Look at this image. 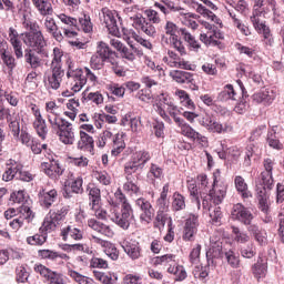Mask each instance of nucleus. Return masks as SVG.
<instances>
[{"mask_svg":"<svg viewBox=\"0 0 284 284\" xmlns=\"http://www.w3.org/2000/svg\"><path fill=\"white\" fill-rule=\"evenodd\" d=\"M123 136H125V133H116L113 135L111 131L105 130L99 135L97 145L98 148L110 145L112 148V156H119L121 152L125 150V140Z\"/></svg>","mask_w":284,"mask_h":284,"instance_id":"3","label":"nucleus"},{"mask_svg":"<svg viewBox=\"0 0 284 284\" xmlns=\"http://www.w3.org/2000/svg\"><path fill=\"white\" fill-rule=\"evenodd\" d=\"M23 168L20 163L13 162L7 165V170L2 174V180L4 181H12V179H17L19 175V171Z\"/></svg>","mask_w":284,"mask_h":284,"instance_id":"42","label":"nucleus"},{"mask_svg":"<svg viewBox=\"0 0 284 284\" xmlns=\"http://www.w3.org/2000/svg\"><path fill=\"white\" fill-rule=\"evenodd\" d=\"M47 119L51 125V128L58 126L59 123L65 121V119L59 115V106H55L53 110L47 111Z\"/></svg>","mask_w":284,"mask_h":284,"instance_id":"53","label":"nucleus"},{"mask_svg":"<svg viewBox=\"0 0 284 284\" xmlns=\"http://www.w3.org/2000/svg\"><path fill=\"white\" fill-rule=\"evenodd\" d=\"M155 111L169 125H172V119L178 128H181L185 122V120L181 118V114H183L181 108L176 106L172 99L165 94L159 97V101L155 103Z\"/></svg>","mask_w":284,"mask_h":284,"instance_id":"1","label":"nucleus"},{"mask_svg":"<svg viewBox=\"0 0 284 284\" xmlns=\"http://www.w3.org/2000/svg\"><path fill=\"white\" fill-rule=\"evenodd\" d=\"M88 192H89V206L90 207H98L101 205V189L98 186H88Z\"/></svg>","mask_w":284,"mask_h":284,"instance_id":"44","label":"nucleus"},{"mask_svg":"<svg viewBox=\"0 0 284 284\" xmlns=\"http://www.w3.org/2000/svg\"><path fill=\"white\" fill-rule=\"evenodd\" d=\"M145 18L143 16L138 14L133 18V24L136 30L140 32H143L146 34V37H156V27L154 24L161 23V16L159 14V11L154 9H146L144 11ZM154 23V24H152Z\"/></svg>","mask_w":284,"mask_h":284,"instance_id":"2","label":"nucleus"},{"mask_svg":"<svg viewBox=\"0 0 284 284\" xmlns=\"http://www.w3.org/2000/svg\"><path fill=\"white\" fill-rule=\"evenodd\" d=\"M67 187L64 190L63 196L64 199H72V194H83V178L77 176L71 182H68Z\"/></svg>","mask_w":284,"mask_h":284,"instance_id":"24","label":"nucleus"},{"mask_svg":"<svg viewBox=\"0 0 284 284\" xmlns=\"http://www.w3.org/2000/svg\"><path fill=\"white\" fill-rule=\"evenodd\" d=\"M68 276H70V278H72V281H74L78 284H92L93 281L92 278L82 275L81 273L72 270V268H68L67 271Z\"/></svg>","mask_w":284,"mask_h":284,"instance_id":"50","label":"nucleus"},{"mask_svg":"<svg viewBox=\"0 0 284 284\" xmlns=\"http://www.w3.org/2000/svg\"><path fill=\"white\" fill-rule=\"evenodd\" d=\"M33 219H34V215L32 214V210L29 206L22 205L20 207L19 216L13 217L9 222V226L11 230H16L17 232L21 230V226L23 225V223H26V221L30 223Z\"/></svg>","mask_w":284,"mask_h":284,"instance_id":"18","label":"nucleus"},{"mask_svg":"<svg viewBox=\"0 0 284 284\" xmlns=\"http://www.w3.org/2000/svg\"><path fill=\"white\" fill-rule=\"evenodd\" d=\"M194 8L199 14L207 17V19H211V21H214V23H221V19H219L214 12L207 10L203 4L196 3Z\"/></svg>","mask_w":284,"mask_h":284,"instance_id":"57","label":"nucleus"},{"mask_svg":"<svg viewBox=\"0 0 284 284\" xmlns=\"http://www.w3.org/2000/svg\"><path fill=\"white\" fill-rule=\"evenodd\" d=\"M170 192V184H164L160 196L155 201V207H158V212H168L170 210V199H168V194Z\"/></svg>","mask_w":284,"mask_h":284,"instance_id":"27","label":"nucleus"},{"mask_svg":"<svg viewBox=\"0 0 284 284\" xmlns=\"http://www.w3.org/2000/svg\"><path fill=\"white\" fill-rule=\"evenodd\" d=\"M220 101H236V91L232 84H226L219 94Z\"/></svg>","mask_w":284,"mask_h":284,"instance_id":"49","label":"nucleus"},{"mask_svg":"<svg viewBox=\"0 0 284 284\" xmlns=\"http://www.w3.org/2000/svg\"><path fill=\"white\" fill-rule=\"evenodd\" d=\"M196 232H199V215L190 214L184 224L183 240L193 241Z\"/></svg>","mask_w":284,"mask_h":284,"instance_id":"19","label":"nucleus"},{"mask_svg":"<svg viewBox=\"0 0 284 284\" xmlns=\"http://www.w3.org/2000/svg\"><path fill=\"white\" fill-rule=\"evenodd\" d=\"M68 83L73 92H81L83 85L88 83V78L83 75V69L77 68L74 62L68 61Z\"/></svg>","mask_w":284,"mask_h":284,"instance_id":"7","label":"nucleus"},{"mask_svg":"<svg viewBox=\"0 0 284 284\" xmlns=\"http://www.w3.org/2000/svg\"><path fill=\"white\" fill-rule=\"evenodd\" d=\"M135 206L140 210V221L145 225L152 223V219H154V207L152 203L148 201L145 197H139L135 201Z\"/></svg>","mask_w":284,"mask_h":284,"instance_id":"14","label":"nucleus"},{"mask_svg":"<svg viewBox=\"0 0 284 284\" xmlns=\"http://www.w3.org/2000/svg\"><path fill=\"white\" fill-rule=\"evenodd\" d=\"M39 256H41V258H48L49 261H70L68 254L52 250H41L39 251Z\"/></svg>","mask_w":284,"mask_h":284,"instance_id":"37","label":"nucleus"},{"mask_svg":"<svg viewBox=\"0 0 284 284\" xmlns=\"http://www.w3.org/2000/svg\"><path fill=\"white\" fill-rule=\"evenodd\" d=\"M237 85L242 92V99L235 105L234 112H236L237 114H245V112H247V109L250 108V103H247V90H245V85H243V82L241 80H237Z\"/></svg>","mask_w":284,"mask_h":284,"instance_id":"31","label":"nucleus"},{"mask_svg":"<svg viewBox=\"0 0 284 284\" xmlns=\"http://www.w3.org/2000/svg\"><path fill=\"white\" fill-rule=\"evenodd\" d=\"M197 122L202 128L212 134H230V132H233L234 130L232 124L216 121V116H214L212 113H202L199 116Z\"/></svg>","mask_w":284,"mask_h":284,"instance_id":"5","label":"nucleus"},{"mask_svg":"<svg viewBox=\"0 0 284 284\" xmlns=\"http://www.w3.org/2000/svg\"><path fill=\"white\" fill-rule=\"evenodd\" d=\"M172 211L173 212H181L185 210V196H183L181 193L175 192L173 193V201L171 204Z\"/></svg>","mask_w":284,"mask_h":284,"instance_id":"48","label":"nucleus"},{"mask_svg":"<svg viewBox=\"0 0 284 284\" xmlns=\"http://www.w3.org/2000/svg\"><path fill=\"white\" fill-rule=\"evenodd\" d=\"M58 225L59 224L50 215H47L39 230L40 232L45 233V235L48 236L50 232H54L57 230Z\"/></svg>","mask_w":284,"mask_h":284,"instance_id":"54","label":"nucleus"},{"mask_svg":"<svg viewBox=\"0 0 284 284\" xmlns=\"http://www.w3.org/2000/svg\"><path fill=\"white\" fill-rule=\"evenodd\" d=\"M178 32L179 34H181L184 41H186L191 50H194L195 52H199V50H201V43L196 41V38H194V36H192V33H190L187 29L182 28Z\"/></svg>","mask_w":284,"mask_h":284,"instance_id":"41","label":"nucleus"},{"mask_svg":"<svg viewBox=\"0 0 284 284\" xmlns=\"http://www.w3.org/2000/svg\"><path fill=\"white\" fill-rule=\"evenodd\" d=\"M170 77L176 83H192L194 81V74L187 71L173 70L170 72Z\"/></svg>","mask_w":284,"mask_h":284,"instance_id":"36","label":"nucleus"},{"mask_svg":"<svg viewBox=\"0 0 284 284\" xmlns=\"http://www.w3.org/2000/svg\"><path fill=\"white\" fill-rule=\"evenodd\" d=\"M124 192H128V194H139L141 192V189L136 183H134L133 176H126V182L123 185Z\"/></svg>","mask_w":284,"mask_h":284,"instance_id":"63","label":"nucleus"},{"mask_svg":"<svg viewBox=\"0 0 284 284\" xmlns=\"http://www.w3.org/2000/svg\"><path fill=\"white\" fill-rule=\"evenodd\" d=\"M22 41L30 50H34L37 54H45L48 42L41 30L29 31L22 34Z\"/></svg>","mask_w":284,"mask_h":284,"instance_id":"6","label":"nucleus"},{"mask_svg":"<svg viewBox=\"0 0 284 284\" xmlns=\"http://www.w3.org/2000/svg\"><path fill=\"white\" fill-rule=\"evenodd\" d=\"M50 70L51 72L44 74V85L47 90H59V88H61L63 77H65V72L63 71V69Z\"/></svg>","mask_w":284,"mask_h":284,"instance_id":"15","label":"nucleus"},{"mask_svg":"<svg viewBox=\"0 0 284 284\" xmlns=\"http://www.w3.org/2000/svg\"><path fill=\"white\" fill-rule=\"evenodd\" d=\"M55 134H58L59 140L64 145H74V129L72 128V123L68 122V120H63L57 126H53Z\"/></svg>","mask_w":284,"mask_h":284,"instance_id":"10","label":"nucleus"},{"mask_svg":"<svg viewBox=\"0 0 284 284\" xmlns=\"http://www.w3.org/2000/svg\"><path fill=\"white\" fill-rule=\"evenodd\" d=\"M41 170L49 176V179L58 180L63 176V172H65V169L62 168L61 163H59V160H49L48 162L41 163Z\"/></svg>","mask_w":284,"mask_h":284,"instance_id":"16","label":"nucleus"},{"mask_svg":"<svg viewBox=\"0 0 284 284\" xmlns=\"http://www.w3.org/2000/svg\"><path fill=\"white\" fill-rule=\"evenodd\" d=\"M264 171L261 172L258 178L255 180V192L261 196H265V190H272L274 187V160L266 158L263 162Z\"/></svg>","mask_w":284,"mask_h":284,"instance_id":"4","label":"nucleus"},{"mask_svg":"<svg viewBox=\"0 0 284 284\" xmlns=\"http://www.w3.org/2000/svg\"><path fill=\"white\" fill-rule=\"evenodd\" d=\"M251 22L253 24V28L257 30V32H261L266 41H268L270 45H272V31L270 30V27H266L264 22H261V19L251 18Z\"/></svg>","mask_w":284,"mask_h":284,"instance_id":"34","label":"nucleus"},{"mask_svg":"<svg viewBox=\"0 0 284 284\" xmlns=\"http://www.w3.org/2000/svg\"><path fill=\"white\" fill-rule=\"evenodd\" d=\"M48 215L59 225L68 215V209L67 206H61L57 211L51 210Z\"/></svg>","mask_w":284,"mask_h":284,"instance_id":"59","label":"nucleus"},{"mask_svg":"<svg viewBox=\"0 0 284 284\" xmlns=\"http://www.w3.org/2000/svg\"><path fill=\"white\" fill-rule=\"evenodd\" d=\"M223 256V242L211 240L210 248L206 251L207 265H216L215 258Z\"/></svg>","mask_w":284,"mask_h":284,"instance_id":"21","label":"nucleus"},{"mask_svg":"<svg viewBox=\"0 0 284 284\" xmlns=\"http://www.w3.org/2000/svg\"><path fill=\"white\" fill-rule=\"evenodd\" d=\"M246 230L251 234V236L255 239L258 245H261L262 247H265V245H267V231L261 229L258 224H252L247 226Z\"/></svg>","mask_w":284,"mask_h":284,"instance_id":"23","label":"nucleus"},{"mask_svg":"<svg viewBox=\"0 0 284 284\" xmlns=\"http://www.w3.org/2000/svg\"><path fill=\"white\" fill-rule=\"evenodd\" d=\"M233 239L236 243H250V236L246 232L241 231L237 226H232Z\"/></svg>","mask_w":284,"mask_h":284,"instance_id":"61","label":"nucleus"},{"mask_svg":"<svg viewBox=\"0 0 284 284\" xmlns=\"http://www.w3.org/2000/svg\"><path fill=\"white\" fill-rule=\"evenodd\" d=\"M24 61L30 65L32 70H37L38 68H41L43 65L42 60L39 58V54L34 52L33 49H26L24 50Z\"/></svg>","mask_w":284,"mask_h":284,"instance_id":"33","label":"nucleus"},{"mask_svg":"<svg viewBox=\"0 0 284 284\" xmlns=\"http://www.w3.org/2000/svg\"><path fill=\"white\" fill-rule=\"evenodd\" d=\"M28 278H30V273L23 265H19L16 267V281L17 283H28Z\"/></svg>","mask_w":284,"mask_h":284,"instance_id":"64","label":"nucleus"},{"mask_svg":"<svg viewBox=\"0 0 284 284\" xmlns=\"http://www.w3.org/2000/svg\"><path fill=\"white\" fill-rule=\"evenodd\" d=\"M78 150L94 154V138L84 131H80V140L78 141Z\"/></svg>","mask_w":284,"mask_h":284,"instance_id":"25","label":"nucleus"},{"mask_svg":"<svg viewBox=\"0 0 284 284\" xmlns=\"http://www.w3.org/2000/svg\"><path fill=\"white\" fill-rule=\"evenodd\" d=\"M122 247L125 254L131 257L132 261H139L141 258V244L136 241L123 242Z\"/></svg>","mask_w":284,"mask_h":284,"instance_id":"28","label":"nucleus"},{"mask_svg":"<svg viewBox=\"0 0 284 284\" xmlns=\"http://www.w3.org/2000/svg\"><path fill=\"white\" fill-rule=\"evenodd\" d=\"M148 179L152 183H154L155 179L161 181L163 179V169L156 164H151L150 170L148 172Z\"/></svg>","mask_w":284,"mask_h":284,"instance_id":"55","label":"nucleus"},{"mask_svg":"<svg viewBox=\"0 0 284 284\" xmlns=\"http://www.w3.org/2000/svg\"><path fill=\"white\" fill-rule=\"evenodd\" d=\"M181 132L183 136H186L191 141H196L197 143H201V145H207V138L205 135H202L201 133L196 132L190 124L184 122L180 125Z\"/></svg>","mask_w":284,"mask_h":284,"instance_id":"22","label":"nucleus"},{"mask_svg":"<svg viewBox=\"0 0 284 284\" xmlns=\"http://www.w3.org/2000/svg\"><path fill=\"white\" fill-rule=\"evenodd\" d=\"M8 41L13 49L16 59H23V42L21 41L19 31L14 27H10L8 30Z\"/></svg>","mask_w":284,"mask_h":284,"instance_id":"17","label":"nucleus"},{"mask_svg":"<svg viewBox=\"0 0 284 284\" xmlns=\"http://www.w3.org/2000/svg\"><path fill=\"white\" fill-rule=\"evenodd\" d=\"M0 61L1 65L8 70L9 74L14 72V69L17 68V58L12 55L10 49L3 55H0Z\"/></svg>","mask_w":284,"mask_h":284,"instance_id":"38","label":"nucleus"},{"mask_svg":"<svg viewBox=\"0 0 284 284\" xmlns=\"http://www.w3.org/2000/svg\"><path fill=\"white\" fill-rule=\"evenodd\" d=\"M100 21L105 26L110 34L113 37H119V24L116 23V13L109 8H102L100 14Z\"/></svg>","mask_w":284,"mask_h":284,"instance_id":"12","label":"nucleus"},{"mask_svg":"<svg viewBox=\"0 0 284 284\" xmlns=\"http://www.w3.org/2000/svg\"><path fill=\"white\" fill-rule=\"evenodd\" d=\"M31 110L36 119L33 128L41 139H45V136H48V124H45V120L41 115V110H39L37 105H33Z\"/></svg>","mask_w":284,"mask_h":284,"instance_id":"20","label":"nucleus"},{"mask_svg":"<svg viewBox=\"0 0 284 284\" xmlns=\"http://www.w3.org/2000/svg\"><path fill=\"white\" fill-rule=\"evenodd\" d=\"M175 263L176 255L174 254H165L153 258V265H169V267H174Z\"/></svg>","mask_w":284,"mask_h":284,"instance_id":"46","label":"nucleus"},{"mask_svg":"<svg viewBox=\"0 0 284 284\" xmlns=\"http://www.w3.org/2000/svg\"><path fill=\"white\" fill-rule=\"evenodd\" d=\"M132 159L138 162V165H142V170L145 168V163L152 159V155L145 151H138L133 154Z\"/></svg>","mask_w":284,"mask_h":284,"instance_id":"58","label":"nucleus"},{"mask_svg":"<svg viewBox=\"0 0 284 284\" xmlns=\"http://www.w3.org/2000/svg\"><path fill=\"white\" fill-rule=\"evenodd\" d=\"M165 212L166 211H158L156 212L154 227H156L158 230H163V227H165V223H166L168 227H171V225H172V219Z\"/></svg>","mask_w":284,"mask_h":284,"instance_id":"43","label":"nucleus"},{"mask_svg":"<svg viewBox=\"0 0 284 284\" xmlns=\"http://www.w3.org/2000/svg\"><path fill=\"white\" fill-rule=\"evenodd\" d=\"M266 141L270 145V148H273V150H283V143L276 138V130L272 129L267 133Z\"/></svg>","mask_w":284,"mask_h":284,"instance_id":"56","label":"nucleus"},{"mask_svg":"<svg viewBox=\"0 0 284 284\" xmlns=\"http://www.w3.org/2000/svg\"><path fill=\"white\" fill-rule=\"evenodd\" d=\"M231 216L233 221H239L247 227H250V225H254L252 224V221H254V215L252 214V211H250V209L245 207L241 203H237L233 206Z\"/></svg>","mask_w":284,"mask_h":284,"instance_id":"13","label":"nucleus"},{"mask_svg":"<svg viewBox=\"0 0 284 284\" xmlns=\"http://www.w3.org/2000/svg\"><path fill=\"white\" fill-rule=\"evenodd\" d=\"M234 183L239 194H241L243 199H250V196H252V193L247 190V183H245V179H243V176H235Z\"/></svg>","mask_w":284,"mask_h":284,"instance_id":"45","label":"nucleus"},{"mask_svg":"<svg viewBox=\"0 0 284 284\" xmlns=\"http://www.w3.org/2000/svg\"><path fill=\"white\" fill-rule=\"evenodd\" d=\"M34 8L38 10L41 17H50L53 14L54 9L50 0H31Z\"/></svg>","mask_w":284,"mask_h":284,"instance_id":"32","label":"nucleus"},{"mask_svg":"<svg viewBox=\"0 0 284 284\" xmlns=\"http://www.w3.org/2000/svg\"><path fill=\"white\" fill-rule=\"evenodd\" d=\"M95 54L100 55V58L104 59L108 63H111L112 65L115 64L114 62V51L110 49V45L108 43L100 41L97 45V52Z\"/></svg>","mask_w":284,"mask_h":284,"instance_id":"30","label":"nucleus"},{"mask_svg":"<svg viewBox=\"0 0 284 284\" xmlns=\"http://www.w3.org/2000/svg\"><path fill=\"white\" fill-rule=\"evenodd\" d=\"M62 241H68V239H72L73 241H82L83 240V229L77 227L74 225H68L61 230Z\"/></svg>","mask_w":284,"mask_h":284,"instance_id":"26","label":"nucleus"},{"mask_svg":"<svg viewBox=\"0 0 284 284\" xmlns=\"http://www.w3.org/2000/svg\"><path fill=\"white\" fill-rule=\"evenodd\" d=\"M62 59H63V50H61L59 47H55L52 53L50 70H63L61 64Z\"/></svg>","mask_w":284,"mask_h":284,"instance_id":"47","label":"nucleus"},{"mask_svg":"<svg viewBox=\"0 0 284 284\" xmlns=\"http://www.w3.org/2000/svg\"><path fill=\"white\" fill-rule=\"evenodd\" d=\"M37 274H40L42 278H44V283L48 284H67L65 280H63V274L54 272L48 268L43 264H36L33 267Z\"/></svg>","mask_w":284,"mask_h":284,"instance_id":"11","label":"nucleus"},{"mask_svg":"<svg viewBox=\"0 0 284 284\" xmlns=\"http://www.w3.org/2000/svg\"><path fill=\"white\" fill-rule=\"evenodd\" d=\"M88 225L91 227V230H94V232L102 234V236H106L108 239H112V236H114V231H112L109 225L103 224L102 222H99L94 219L89 220Z\"/></svg>","mask_w":284,"mask_h":284,"instance_id":"29","label":"nucleus"},{"mask_svg":"<svg viewBox=\"0 0 284 284\" xmlns=\"http://www.w3.org/2000/svg\"><path fill=\"white\" fill-rule=\"evenodd\" d=\"M93 240L95 243H99L100 245H106V248L104 250L106 256H109V258L111 261H118L119 260V250H116V246H114V244L112 243H108L97 236H93Z\"/></svg>","mask_w":284,"mask_h":284,"instance_id":"40","label":"nucleus"},{"mask_svg":"<svg viewBox=\"0 0 284 284\" xmlns=\"http://www.w3.org/2000/svg\"><path fill=\"white\" fill-rule=\"evenodd\" d=\"M120 54L122 57V59H125L126 61H135L136 60V55L138 57H143V51L136 49L135 47H133L132 44H130V48L128 47H123L120 50Z\"/></svg>","mask_w":284,"mask_h":284,"instance_id":"39","label":"nucleus"},{"mask_svg":"<svg viewBox=\"0 0 284 284\" xmlns=\"http://www.w3.org/2000/svg\"><path fill=\"white\" fill-rule=\"evenodd\" d=\"M110 219L118 227L130 230V223L134 220V210H132V205L124 204L121 212L113 213Z\"/></svg>","mask_w":284,"mask_h":284,"instance_id":"9","label":"nucleus"},{"mask_svg":"<svg viewBox=\"0 0 284 284\" xmlns=\"http://www.w3.org/2000/svg\"><path fill=\"white\" fill-rule=\"evenodd\" d=\"M48 241V235L43 232H40L27 237V243L29 245H43Z\"/></svg>","mask_w":284,"mask_h":284,"instance_id":"62","label":"nucleus"},{"mask_svg":"<svg viewBox=\"0 0 284 284\" xmlns=\"http://www.w3.org/2000/svg\"><path fill=\"white\" fill-rule=\"evenodd\" d=\"M169 274L175 275V281H185L187 278V272L185 271V267L183 265L174 264V266L168 267Z\"/></svg>","mask_w":284,"mask_h":284,"instance_id":"51","label":"nucleus"},{"mask_svg":"<svg viewBox=\"0 0 284 284\" xmlns=\"http://www.w3.org/2000/svg\"><path fill=\"white\" fill-rule=\"evenodd\" d=\"M225 260L227 264L234 270H239V267H241V258L234 251H227L225 253Z\"/></svg>","mask_w":284,"mask_h":284,"instance_id":"60","label":"nucleus"},{"mask_svg":"<svg viewBox=\"0 0 284 284\" xmlns=\"http://www.w3.org/2000/svg\"><path fill=\"white\" fill-rule=\"evenodd\" d=\"M219 174H221V171L217 170V172L214 173L212 190L209 191V199L213 205H221L227 194V183L221 180Z\"/></svg>","mask_w":284,"mask_h":284,"instance_id":"8","label":"nucleus"},{"mask_svg":"<svg viewBox=\"0 0 284 284\" xmlns=\"http://www.w3.org/2000/svg\"><path fill=\"white\" fill-rule=\"evenodd\" d=\"M237 70H240L241 74H244L245 77H248V79H252L254 83H261L263 81V78H261V74L250 71V65L240 64L237 67Z\"/></svg>","mask_w":284,"mask_h":284,"instance_id":"52","label":"nucleus"},{"mask_svg":"<svg viewBox=\"0 0 284 284\" xmlns=\"http://www.w3.org/2000/svg\"><path fill=\"white\" fill-rule=\"evenodd\" d=\"M41 197V205L42 207H47L50 209L52 207L53 203H57V199H59V193L57 192V190H50V191H42V193L40 192Z\"/></svg>","mask_w":284,"mask_h":284,"instance_id":"35","label":"nucleus"}]
</instances>
